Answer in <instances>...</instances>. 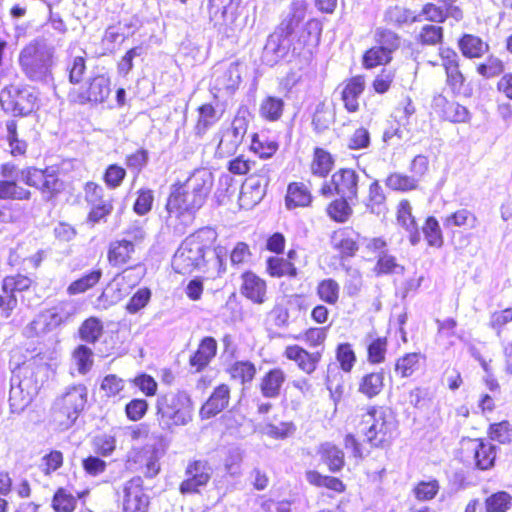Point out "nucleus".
<instances>
[{
    "label": "nucleus",
    "instance_id": "nucleus-43",
    "mask_svg": "<svg viewBox=\"0 0 512 512\" xmlns=\"http://www.w3.org/2000/svg\"><path fill=\"white\" fill-rule=\"evenodd\" d=\"M357 198L339 196L331 200L325 207V213L335 223H346L353 215L352 201Z\"/></svg>",
    "mask_w": 512,
    "mask_h": 512
},
{
    "label": "nucleus",
    "instance_id": "nucleus-5",
    "mask_svg": "<svg viewBox=\"0 0 512 512\" xmlns=\"http://www.w3.org/2000/svg\"><path fill=\"white\" fill-rule=\"evenodd\" d=\"M194 403L184 390L169 391L155 401V419L164 432L188 425L193 420Z\"/></svg>",
    "mask_w": 512,
    "mask_h": 512
},
{
    "label": "nucleus",
    "instance_id": "nucleus-3",
    "mask_svg": "<svg viewBox=\"0 0 512 512\" xmlns=\"http://www.w3.org/2000/svg\"><path fill=\"white\" fill-rule=\"evenodd\" d=\"M217 239L212 228L196 230L184 239L176 251L172 265L175 272L189 274L206 264V254L211 251Z\"/></svg>",
    "mask_w": 512,
    "mask_h": 512
},
{
    "label": "nucleus",
    "instance_id": "nucleus-10",
    "mask_svg": "<svg viewBox=\"0 0 512 512\" xmlns=\"http://www.w3.org/2000/svg\"><path fill=\"white\" fill-rule=\"evenodd\" d=\"M455 455L463 464L485 471L495 466L497 448L485 438L463 437Z\"/></svg>",
    "mask_w": 512,
    "mask_h": 512
},
{
    "label": "nucleus",
    "instance_id": "nucleus-7",
    "mask_svg": "<svg viewBox=\"0 0 512 512\" xmlns=\"http://www.w3.org/2000/svg\"><path fill=\"white\" fill-rule=\"evenodd\" d=\"M88 402V390L83 384L70 386L55 399L51 406L53 423L60 429L72 427L83 413Z\"/></svg>",
    "mask_w": 512,
    "mask_h": 512
},
{
    "label": "nucleus",
    "instance_id": "nucleus-25",
    "mask_svg": "<svg viewBox=\"0 0 512 512\" xmlns=\"http://www.w3.org/2000/svg\"><path fill=\"white\" fill-rule=\"evenodd\" d=\"M340 100L347 113L354 114L360 111V99L366 89V77L357 74L346 78L339 84Z\"/></svg>",
    "mask_w": 512,
    "mask_h": 512
},
{
    "label": "nucleus",
    "instance_id": "nucleus-6",
    "mask_svg": "<svg viewBox=\"0 0 512 512\" xmlns=\"http://www.w3.org/2000/svg\"><path fill=\"white\" fill-rule=\"evenodd\" d=\"M53 59L54 48L43 39H34L21 49L18 63L30 81L46 82L52 78Z\"/></svg>",
    "mask_w": 512,
    "mask_h": 512
},
{
    "label": "nucleus",
    "instance_id": "nucleus-64",
    "mask_svg": "<svg viewBox=\"0 0 512 512\" xmlns=\"http://www.w3.org/2000/svg\"><path fill=\"white\" fill-rule=\"evenodd\" d=\"M486 433L490 441L497 442L501 445L512 444V423L508 420L491 423Z\"/></svg>",
    "mask_w": 512,
    "mask_h": 512
},
{
    "label": "nucleus",
    "instance_id": "nucleus-35",
    "mask_svg": "<svg viewBox=\"0 0 512 512\" xmlns=\"http://www.w3.org/2000/svg\"><path fill=\"white\" fill-rule=\"evenodd\" d=\"M385 388V371L380 368L364 373L357 382V391L366 399L378 397Z\"/></svg>",
    "mask_w": 512,
    "mask_h": 512
},
{
    "label": "nucleus",
    "instance_id": "nucleus-4",
    "mask_svg": "<svg viewBox=\"0 0 512 512\" xmlns=\"http://www.w3.org/2000/svg\"><path fill=\"white\" fill-rule=\"evenodd\" d=\"M365 441L372 448H389L399 435L396 416L386 406L369 405L361 415Z\"/></svg>",
    "mask_w": 512,
    "mask_h": 512
},
{
    "label": "nucleus",
    "instance_id": "nucleus-50",
    "mask_svg": "<svg viewBox=\"0 0 512 512\" xmlns=\"http://www.w3.org/2000/svg\"><path fill=\"white\" fill-rule=\"evenodd\" d=\"M389 340L387 336L372 337L366 344V360L372 365L383 364L387 359Z\"/></svg>",
    "mask_w": 512,
    "mask_h": 512
},
{
    "label": "nucleus",
    "instance_id": "nucleus-23",
    "mask_svg": "<svg viewBox=\"0 0 512 512\" xmlns=\"http://www.w3.org/2000/svg\"><path fill=\"white\" fill-rule=\"evenodd\" d=\"M283 356L293 362L297 369L305 375L316 373L323 361V349L308 350L299 344H290L284 348Z\"/></svg>",
    "mask_w": 512,
    "mask_h": 512
},
{
    "label": "nucleus",
    "instance_id": "nucleus-9",
    "mask_svg": "<svg viewBox=\"0 0 512 512\" xmlns=\"http://www.w3.org/2000/svg\"><path fill=\"white\" fill-rule=\"evenodd\" d=\"M335 359L338 366L329 363L324 375V383L335 401H339L344 394V380L341 373H351L357 362L354 347L349 342L338 343L335 347Z\"/></svg>",
    "mask_w": 512,
    "mask_h": 512
},
{
    "label": "nucleus",
    "instance_id": "nucleus-56",
    "mask_svg": "<svg viewBox=\"0 0 512 512\" xmlns=\"http://www.w3.org/2000/svg\"><path fill=\"white\" fill-rule=\"evenodd\" d=\"M446 228L458 227V228H475L479 221L478 217L474 212L467 208L457 209L448 214L443 220Z\"/></svg>",
    "mask_w": 512,
    "mask_h": 512
},
{
    "label": "nucleus",
    "instance_id": "nucleus-16",
    "mask_svg": "<svg viewBox=\"0 0 512 512\" xmlns=\"http://www.w3.org/2000/svg\"><path fill=\"white\" fill-rule=\"evenodd\" d=\"M20 174L26 185L39 190L48 198H54L64 190V182L60 179L59 169L55 165L45 168L27 166Z\"/></svg>",
    "mask_w": 512,
    "mask_h": 512
},
{
    "label": "nucleus",
    "instance_id": "nucleus-39",
    "mask_svg": "<svg viewBox=\"0 0 512 512\" xmlns=\"http://www.w3.org/2000/svg\"><path fill=\"white\" fill-rule=\"evenodd\" d=\"M287 375L281 367H273L266 371L260 379L259 389L265 398H277L282 390Z\"/></svg>",
    "mask_w": 512,
    "mask_h": 512
},
{
    "label": "nucleus",
    "instance_id": "nucleus-12",
    "mask_svg": "<svg viewBox=\"0 0 512 512\" xmlns=\"http://www.w3.org/2000/svg\"><path fill=\"white\" fill-rule=\"evenodd\" d=\"M307 5L301 1L292 2L291 13L277 26L274 33L269 35L266 46L279 55L285 56L292 51V36L299 23L303 20Z\"/></svg>",
    "mask_w": 512,
    "mask_h": 512
},
{
    "label": "nucleus",
    "instance_id": "nucleus-60",
    "mask_svg": "<svg viewBox=\"0 0 512 512\" xmlns=\"http://www.w3.org/2000/svg\"><path fill=\"white\" fill-rule=\"evenodd\" d=\"M103 272L100 268L93 269L80 278L72 281L67 287L69 295L84 293L95 287L101 280Z\"/></svg>",
    "mask_w": 512,
    "mask_h": 512
},
{
    "label": "nucleus",
    "instance_id": "nucleus-41",
    "mask_svg": "<svg viewBox=\"0 0 512 512\" xmlns=\"http://www.w3.org/2000/svg\"><path fill=\"white\" fill-rule=\"evenodd\" d=\"M317 453L331 473L340 472L346 464L344 451L337 445L325 442L319 445Z\"/></svg>",
    "mask_w": 512,
    "mask_h": 512
},
{
    "label": "nucleus",
    "instance_id": "nucleus-11",
    "mask_svg": "<svg viewBox=\"0 0 512 512\" xmlns=\"http://www.w3.org/2000/svg\"><path fill=\"white\" fill-rule=\"evenodd\" d=\"M124 234L128 238L114 239L107 246V262L113 268L129 265L134 260L137 246L146 238V232L141 225L127 228Z\"/></svg>",
    "mask_w": 512,
    "mask_h": 512
},
{
    "label": "nucleus",
    "instance_id": "nucleus-15",
    "mask_svg": "<svg viewBox=\"0 0 512 512\" xmlns=\"http://www.w3.org/2000/svg\"><path fill=\"white\" fill-rule=\"evenodd\" d=\"M83 198L89 207L86 222L92 226L106 223L114 211V198L107 195L105 189L94 181L84 183Z\"/></svg>",
    "mask_w": 512,
    "mask_h": 512
},
{
    "label": "nucleus",
    "instance_id": "nucleus-44",
    "mask_svg": "<svg viewBox=\"0 0 512 512\" xmlns=\"http://www.w3.org/2000/svg\"><path fill=\"white\" fill-rule=\"evenodd\" d=\"M461 54L468 59L481 58L488 50L489 45L479 36L465 33L461 35L457 41Z\"/></svg>",
    "mask_w": 512,
    "mask_h": 512
},
{
    "label": "nucleus",
    "instance_id": "nucleus-32",
    "mask_svg": "<svg viewBox=\"0 0 512 512\" xmlns=\"http://www.w3.org/2000/svg\"><path fill=\"white\" fill-rule=\"evenodd\" d=\"M336 165V156L323 146L316 145L312 148L308 163V170L312 177L326 179Z\"/></svg>",
    "mask_w": 512,
    "mask_h": 512
},
{
    "label": "nucleus",
    "instance_id": "nucleus-26",
    "mask_svg": "<svg viewBox=\"0 0 512 512\" xmlns=\"http://www.w3.org/2000/svg\"><path fill=\"white\" fill-rule=\"evenodd\" d=\"M360 237V233L350 226L341 227L333 232L331 244L340 260H348L357 255Z\"/></svg>",
    "mask_w": 512,
    "mask_h": 512
},
{
    "label": "nucleus",
    "instance_id": "nucleus-31",
    "mask_svg": "<svg viewBox=\"0 0 512 512\" xmlns=\"http://www.w3.org/2000/svg\"><path fill=\"white\" fill-rule=\"evenodd\" d=\"M127 462L134 465L135 469L142 471L148 479L157 476L161 470L160 459L155 448H137L128 456Z\"/></svg>",
    "mask_w": 512,
    "mask_h": 512
},
{
    "label": "nucleus",
    "instance_id": "nucleus-20",
    "mask_svg": "<svg viewBox=\"0 0 512 512\" xmlns=\"http://www.w3.org/2000/svg\"><path fill=\"white\" fill-rule=\"evenodd\" d=\"M322 34V22L317 18L309 19L295 36H292V54L310 59L316 52Z\"/></svg>",
    "mask_w": 512,
    "mask_h": 512
},
{
    "label": "nucleus",
    "instance_id": "nucleus-57",
    "mask_svg": "<svg viewBox=\"0 0 512 512\" xmlns=\"http://www.w3.org/2000/svg\"><path fill=\"white\" fill-rule=\"evenodd\" d=\"M104 333V326L102 321L96 316H90L82 321L78 328L79 338L90 344H95L99 341Z\"/></svg>",
    "mask_w": 512,
    "mask_h": 512
},
{
    "label": "nucleus",
    "instance_id": "nucleus-1",
    "mask_svg": "<svg viewBox=\"0 0 512 512\" xmlns=\"http://www.w3.org/2000/svg\"><path fill=\"white\" fill-rule=\"evenodd\" d=\"M211 184L195 176L172 185L167 197L166 224L179 234L192 225L196 212L204 205Z\"/></svg>",
    "mask_w": 512,
    "mask_h": 512
},
{
    "label": "nucleus",
    "instance_id": "nucleus-61",
    "mask_svg": "<svg viewBox=\"0 0 512 512\" xmlns=\"http://www.w3.org/2000/svg\"><path fill=\"white\" fill-rule=\"evenodd\" d=\"M65 71L68 81L73 87L80 86L87 72V61L84 55L70 57L67 60Z\"/></svg>",
    "mask_w": 512,
    "mask_h": 512
},
{
    "label": "nucleus",
    "instance_id": "nucleus-54",
    "mask_svg": "<svg viewBox=\"0 0 512 512\" xmlns=\"http://www.w3.org/2000/svg\"><path fill=\"white\" fill-rule=\"evenodd\" d=\"M421 231L427 246L440 249L444 245V234L438 219L435 216H427L424 219Z\"/></svg>",
    "mask_w": 512,
    "mask_h": 512
},
{
    "label": "nucleus",
    "instance_id": "nucleus-49",
    "mask_svg": "<svg viewBox=\"0 0 512 512\" xmlns=\"http://www.w3.org/2000/svg\"><path fill=\"white\" fill-rule=\"evenodd\" d=\"M266 273L273 278H295L298 276V269L289 259L276 255L266 259Z\"/></svg>",
    "mask_w": 512,
    "mask_h": 512
},
{
    "label": "nucleus",
    "instance_id": "nucleus-28",
    "mask_svg": "<svg viewBox=\"0 0 512 512\" xmlns=\"http://www.w3.org/2000/svg\"><path fill=\"white\" fill-rule=\"evenodd\" d=\"M431 108L442 120L451 123H463L470 117L469 111L465 106L456 101L449 100L442 93L433 96Z\"/></svg>",
    "mask_w": 512,
    "mask_h": 512
},
{
    "label": "nucleus",
    "instance_id": "nucleus-18",
    "mask_svg": "<svg viewBox=\"0 0 512 512\" xmlns=\"http://www.w3.org/2000/svg\"><path fill=\"white\" fill-rule=\"evenodd\" d=\"M213 468L206 459H193L187 463L184 479L179 483L178 490L182 495L200 494L211 481Z\"/></svg>",
    "mask_w": 512,
    "mask_h": 512
},
{
    "label": "nucleus",
    "instance_id": "nucleus-59",
    "mask_svg": "<svg viewBox=\"0 0 512 512\" xmlns=\"http://www.w3.org/2000/svg\"><path fill=\"white\" fill-rule=\"evenodd\" d=\"M328 337V327L310 326L304 329L300 334L293 336L295 340H303L311 348L325 349V343Z\"/></svg>",
    "mask_w": 512,
    "mask_h": 512
},
{
    "label": "nucleus",
    "instance_id": "nucleus-63",
    "mask_svg": "<svg viewBox=\"0 0 512 512\" xmlns=\"http://www.w3.org/2000/svg\"><path fill=\"white\" fill-rule=\"evenodd\" d=\"M392 58V54L383 47L374 45L364 51L362 55V66L368 70L378 66H385L392 61Z\"/></svg>",
    "mask_w": 512,
    "mask_h": 512
},
{
    "label": "nucleus",
    "instance_id": "nucleus-13",
    "mask_svg": "<svg viewBox=\"0 0 512 512\" xmlns=\"http://www.w3.org/2000/svg\"><path fill=\"white\" fill-rule=\"evenodd\" d=\"M209 23L227 37L231 36L241 17L242 0H207Z\"/></svg>",
    "mask_w": 512,
    "mask_h": 512
},
{
    "label": "nucleus",
    "instance_id": "nucleus-19",
    "mask_svg": "<svg viewBox=\"0 0 512 512\" xmlns=\"http://www.w3.org/2000/svg\"><path fill=\"white\" fill-rule=\"evenodd\" d=\"M440 65L445 75V85L453 94L461 93L468 86L467 77L461 69V58L457 51L449 46L438 49Z\"/></svg>",
    "mask_w": 512,
    "mask_h": 512
},
{
    "label": "nucleus",
    "instance_id": "nucleus-21",
    "mask_svg": "<svg viewBox=\"0 0 512 512\" xmlns=\"http://www.w3.org/2000/svg\"><path fill=\"white\" fill-rule=\"evenodd\" d=\"M123 512H149L150 496L140 476H134L122 485Z\"/></svg>",
    "mask_w": 512,
    "mask_h": 512
},
{
    "label": "nucleus",
    "instance_id": "nucleus-27",
    "mask_svg": "<svg viewBox=\"0 0 512 512\" xmlns=\"http://www.w3.org/2000/svg\"><path fill=\"white\" fill-rule=\"evenodd\" d=\"M443 5L426 2L422 5L419 15L423 20L432 23H444L448 18L459 22L464 18L463 10L454 5L456 1L439 0Z\"/></svg>",
    "mask_w": 512,
    "mask_h": 512
},
{
    "label": "nucleus",
    "instance_id": "nucleus-45",
    "mask_svg": "<svg viewBox=\"0 0 512 512\" xmlns=\"http://www.w3.org/2000/svg\"><path fill=\"white\" fill-rule=\"evenodd\" d=\"M315 293L320 302L336 306L341 298V286L334 278H323L317 282Z\"/></svg>",
    "mask_w": 512,
    "mask_h": 512
},
{
    "label": "nucleus",
    "instance_id": "nucleus-24",
    "mask_svg": "<svg viewBox=\"0 0 512 512\" xmlns=\"http://www.w3.org/2000/svg\"><path fill=\"white\" fill-rule=\"evenodd\" d=\"M239 292L243 298L256 305H262L269 299L267 281L252 270L241 273Z\"/></svg>",
    "mask_w": 512,
    "mask_h": 512
},
{
    "label": "nucleus",
    "instance_id": "nucleus-37",
    "mask_svg": "<svg viewBox=\"0 0 512 512\" xmlns=\"http://www.w3.org/2000/svg\"><path fill=\"white\" fill-rule=\"evenodd\" d=\"M221 113L212 103H202L196 108V119L193 133L197 138H203L208 131L220 120Z\"/></svg>",
    "mask_w": 512,
    "mask_h": 512
},
{
    "label": "nucleus",
    "instance_id": "nucleus-46",
    "mask_svg": "<svg viewBox=\"0 0 512 512\" xmlns=\"http://www.w3.org/2000/svg\"><path fill=\"white\" fill-rule=\"evenodd\" d=\"M100 391L108 400L121 401L126 397V381L117 374H107L100 382Z\"/></svg>",
    "mask_w": 512,
    "mask_h": 512
},
{
    "label": "nucleus",
    "instance_id": "nucleus-34",
    "mask_svg": "<svg viewBox=\"0 0 512 512\" xmlns=\"http://www.w3.org/2000/svg\"><path fill=\"white\" fill-rule=\"evenodd\" d=\"M331 178L335 184L336 195L358 198L359 175L353 168L342 167L336 170Z\"/></svg>",
    "mask_w": 512,
    "mask_h": 512
},
{
    "label": "nucleus",
    "instance_id": "nucleus-29",
    "mask_svg": "<svg viewBox=\"0 0 512 512\" xmlns=\"http://www.w3.org/2000/svg\"><path fill=\"white\" fill-rule=\"evenodd\" d=\"M231 388L227 383H220L215 386L199 409V416L202 420L211 419L224 411L230 403Z\"/></svg>",
    "mask_w": 512,
    "mask_h": 512
},
{
    "label": "nucleus",
    "instance_id": "nucleus-62",
    "mask_svg": "<svg viewBox=\"0 0 512 512\" xmlns=\"http://www.w3.org/2000/svg\"><path fill=\"white\" fill-rule=\"evenodd\" d=\"M279 149V143L272 139H261L258 133L251 135L249 150L260 159L268 160L272 158Z\"/></svg>",
    "mask_w": 512,
    "mask_h": 512
},
{
    "label": "nucleus",
    "instance_id": "nucleus-52",
    "mask_svg": "<svg viewBox=\"0 0 512 512\" xmlns=\"http://www.w3.org/2000/svg\"><path fill=\"white\" fill-rule=\"evenodd\" d=\"M77 497L69 487L60 486L54 491L51 498V508L54 512H75Z\"/></svg>",
    "mask_w": 512,
    "mask_h": 512
},
{
    "label": "nucleus",
    "instance_id": "nucleus-53",
    "mask_svg": "<svg viewBox=\"0 0 512 512\" xmlns=\"http://www.w3.org/2000/svg\"><path fill=\"white\" fill-rule=\"evenodd\" d=\"M444 41V28L435 24L423 25L415 36V43L421 47H436Z\"/></svg>",
    "mask_w": 512,
    "mask_h": 512
},
{
    "label": "nucleus",
    "instance_id": "nucleus-55",
    "mask_svg": "<svg viewBox=\"0 0 512 512\" xmlns=\"http://www.w3.org/2000/svg\"><path fill=\"white\" fill-rule=\"evenodd\" d=\"M404 271V265L400 264L396 256L391 254L390 251L378 258L372 268V272L376 277L403 274Z\"/></svg>",
    "mask_w": 512,
    "mask_h": 512
},
{
    "label": "nucleus",
    "instance_id": "nucleus-42",
    "mask_svg": "<svg viewBox=\"0 0 512 512\" xmlns=\"http://www.w3.org/2000/svg\"><path fill=\"white\" fill-rule=\"evenodd\" d=\"M305 477L313 487L324 488L338 495L347 491V485L339 477L322 474L317 470H307Z\"/></svg>",
    "mask_w": 512,
    "mask_h": 512
},
{
    "label": "nucleus",
    "instance_id": "nucleus-14",
    "mask_svg": "<svg viewBox=\"0 0 512 512\" xmlns=\"http://www.w3.org/2000/svg\"><path fill=\"white\" fill-rule=\"evenodd\" d=\"M111 94V79L104 73L94 74L86 83L71 87L67 97L77 105H97L105 102Z\"/></svg>",
    "mask_w": 512,
    "mask_h": 512
},
{
    "label": "nucleus",
    "instance_id": "nucleus-36",
    "mask_svg": "<svg viewBox=\"0 0 512 512\" xmlns=\"http://www.w3.org/2000/svg\"><path fill=\"white\" fill-rule=\"evenodd\" d=\"M426 356L421 352H407L394 363V372L401 379L411 378L424 369Z\"/></svg>",
    "mask_w": 512,
    "mask_h": 512
},
{
    "label": "nucleus",
    "instance_id": "nucleus-22",
    "mask_svg": "<svg viewBox=\"0 0 512 512\" xmlns=\"http://www.w3.org/2000/svg\"><path fill=\"white\" fill-rule=\"evenodd\" d=\"M270 167L263 165L260 170L251 174L242 185L239 201L245 208H252L257 205L265 196L269 184Z\"/></svg>",
    "mask_w": 512,
    "mask_h": 512
},
{
    "label": "nucleus",
    "instance_id": "nucleus-8",
    "mask_svg": "<svg viewBox=\"0 0 512 512\" xmlns=\"http://www.w3.org/2000/svg\"><path fill=\"white\" fill-rule=\"evenodd\" d=\"M6 76L0 73V86ZM1 108L16 117H26L40 108L38 95L20 83L10 82L0 87Z\"/></svg>",
    "mask_w": 512,
    "mask_h": 512
},
{
    "label": "nucleus",
    "instance_id": "nucleus-47",
    "mask_svg": "<svg viewBox=\"0 0 512 512\" xmlns=\"http://www.w3.org/2000/svg\"><path fill=\"white\" fill-rule=\"evenodd\" d=\"M230 380L241 385L250 384L256 376V365L250 360H237L226 368Z\"/></svg>",
    "mask_w": 512,
    "mask_h": 512
},
{
    "label": "nucleus",
    "instance_id": "nucleus-51",
    "mask_svg": "<svg viewBox=\"0 0 512 512\" xmlns=\"http://www.w3.org/2000/svg\"><path fill=\"white\" fill-rule=\"evenodd\" d=\"M285 102L282 98L267 95L259 105V115L266 122H277L284 114Z\"/></svg>",
    "mask_w": 512,
    "mask_h": 512
},
{
    "label": "nucleus",
    "instance_id": "nucleus-33",
    "mask_svg": "<svg viewBox=\"0 0 512 512\" xmlns=\"http://www.w3.org/2000/svg\"><path fill=\"white\" fill-rule=\"evenodd\" d=\"M218 343L212 336H205L200 339L196 350L190 355L188 363L195 372L205 370L216 357Z\"/></svg>",
    "mask_w": 512,
    "mask_h": 512
},
{
    "label": "nucleus",
    "instance_id": "nucleus-40",
    "mask_svg": "<svg viewBox=\"0 0 512 512\" xmlns=\"http://www.w3.org/2000/svg\"><path fill=\"white\" fill-rule=\"evenodd\" d=\"M396 220L400 226L409 232V242L417 245L421 241V234L417 228V221L412 214V207L407 199L399 201L396 208Z\"/></svg>",
    "mask_w": 512,
    "mask_h": 512
},
{
    "label": "nucleus",
    "instance_id": "nucleus-48",
    "mask_svg": "<svg viewBox=\"0 0 512 512\" xmlns=\"http://www.w3.org/2000/svg\"><path fill=\"white\" fill-rule=\"evenodd\" d=\"M5 127V140L8 144L10 155L14 158L25 157L28 150V143L20 137L18 122L14 119H10L6 121Z\"/></svg>",
    "mask_w": 512,
    "mask_h": 512
},
{
    "label": "nucleus",
    "instance_id": "nucleus-30",
    "mask_svg": "<svg viewBox=\"0 0 512 512\" xmlns=\"http://www.w3.org/2000/svg\"><path fill=\"white\" fill-rule=\"evenodd\" d=\"M140 279L141 277L134 272L132 267H126L117 273L107 287L110 301L117 303L126 298L133 288L138 285Z\"/></svg>",
    "mask_w": 512,
    "mask_h": 512
},
{
    "label": "nucleus",
    "instance_id": "nucleus-17",
    "mask_svg": "<svg viewBox=\"0 0 512 512\" xmlns=\"http://www.w3.org/2000/svg\"><path fill=\"white\" fill-rule=\"evenodd\" d=\"M33 280L22 273L9 274L1 280L0 315L9 318L18 306L17 295L28 292Z\"/></svg>",
    "mask_w": 512,
    "mask_h": 512
},
{
    "label": "nucleus",
    "instance_id": "nucleus-58",
    "mask_svg": "<svg viewBox=\"0 0 512 512\" xmlns=\"http://www.w3.org/2000/svg\"><path fill=\"white\" fill-rule=\"evenodd\" d=\"M32 193L15 179H0V200L27 201Z\"/></svg>",
    "mask_w": 512,
    "mask_h": 512
},
{
    "label": "nucleus",
    "instance_id": "nucleus-38",
    "mask_svg": "<svg viewBox=\"0 0 512 512\" xmlns=\"http://www.w3.org/2000/svg\"><path fill=\"white\" fill-rule=\"evenodd\" d=\"M313 195L309 187L301 181H293L287 185L285 206L287 209L310 207Z\"/></svg>",
    "mask_w": 512,
    "mask_h": 512
},
{
    "label": "nucleus",
    "instance_id": "nucleus-2",
    "mask_svg": "<svg viewBox=\"0 0 512 512\" xmlns=\"http://www.w3.org/2000/svg\"><path fill=\"white\" fill-rule=\"evenodd\" d=\"M22 355V361L17 362L12 370L13 379L17 385H12L9 393L10 406L15 409H23L37 390V375L44 364V353L34 348Z\"/></svg>",
    "mask_w": 512,
    "mask_h": 512
}]
</instances>
